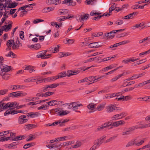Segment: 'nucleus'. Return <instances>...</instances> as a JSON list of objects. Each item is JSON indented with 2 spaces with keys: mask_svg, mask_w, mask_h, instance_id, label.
Returning <instances> with one entry per match:
<instances>
[{
  "mask_svg": "<svg viewBox=\"0 0 150 150\" xmlns=\"http://www.w3.org/2000/svg\"><path fill=\"white\" fill-rule=\"evenodd\" d=\"M27 95L26 92H23L22 91H18L10 93L8 94V96L12 98L16 97H20L25 96Z\"/></svg>",
  "mask_w": 150,
  "mask_h": 150,
  "instance_id": "f257e3e1",
  "label": "nucleus"
},
{
  "mask_svg": "<svg viewBox=\"0 0 150 150\" xmlns=\"http://www.w3.org/2000/svg\"><path fill=\"white\" fill-rule=\"evenodd\" d=\"M106 112L108 113H110L113 112L115 110H120L121 109L116 107L115 105L110 104L106 107Z\"/></svg>",
  "mask_w": 150,
  "mask_h": 150,
  "instance_id": "f03ea898",
  "label": "nucleus"
},
{
  "mask_svg": "<svg viewBox=\"0 0 150 150\" xmlns=\"http://www.w3.org/2000/svg\"><path fill=\"white\" fill-rule=\"evenodd\" d=\"M79 69V70L68 71H67V76L70 77L72 75H76L82 72L83 69L80 68Z\"/></svg>",
  "mask_w": 150,
  "mask_h": 150,
  "instance_id": "7ed1b4c3",
  "label": "nucleus"
},
{
  "mask_svg": "<svg viewBox=\"0 0 150 150\" xmlns=\"http://www.w3.org/2000/svg\"><path fill=\"white\" fill-rule=\"evenodd\" d=\"M0 68L1 71L0 72V75H2L3 72H7L10 71L11 69V66L6 65H1Z\"/></svg>",
  "mask_w": 150,
  "mask_h": 150,
  "instance_id": "20e7f679",
  "label": "nucleus"
},
{
  "mask_svg": "<svg viewBox=\"0 0 150 150\" xmlns=\"http://www.w3.org/2000/svg\"><path fill=\"white\" fill-rule=\"evenodd\" d=\"M28 120V117L27 118L26 116L24 115H22L20 116L18 119V122L20 124L26 123Z\"/></svg>",
  "mask_w": 150,
  "mask_h": 150,
  "instance_id": "39448f33",
  "label": "nucleus"
},
{
  "mask_svg": "<svg viewBox=\"0 0 150 150\" xmlns=\"http://www.w3.org/2000/svg\"><path fill=\"white\" fill-rule=\"evenodd\" d=\"M103 45V43L100 42H92L89 44L88 46L91 48H97Z\"/></svg>",
  "mask_w": 150,
  "mask_h": 150,
  "instance_id": "423d86ee",
  "label": "nucleus"
},
{
  "mask_svg": "<svg viewBox=\"0 0 150 150\" xmlns=\"http://www.w3.org/2000/svg\"><path fill=\"white\" fill-rule=\"evenodd\" d=\"M16 40V41L15 42H14H14H13V45L12 47L13 50L18 49L19 47H21L22 45V44L20 43L18 38H17Z\"/></svg>",
  "mask_w": 150,
  "mask_h": 150,
  "instance_id": "0eeeda50",
  "label": "nucleus"
},
{
  "mask_svg": "<svg viewBox=\"0 0 150 150\" xmlns=\"http://www.w3.org/2000/svg\"><path fill=\"white\" fill-rule=\"evenodd\" d=\"M89 15L88 14H84L83 15H79L76 17L78 21L81 22L83 21L85 19H87L88 18Z\"/></svg>",
  "mask_w": 150,
  "mask_h": 150,
  "instance_id": "6e6552de",
  "label": "nucleus"
},
{
  "mask_svg": "<svg viewBox=\"0 0 150 150\" xmlns=\"http://www.w3.org/2000/svg\"><path fill=\"white\" fill-rule=\"evenodd\" d=\"M63 4H69L68 6H74L76 5V3L71 0H64L62 2Z\"/></svg>",
  "mask_w": 150,
  "mask_h": 150,
  "instance_id": "1a4fd4ad",
  "label": "nucleus"
},
{
  "mask_svg": "<svg viewBox=\"0 0 150 150\" xmlns=\"http://www.w3.org/2000/svg\"><path fill=\"white\" fill-rule=\"evenodd\" d=\"M61 2V1L60 0H48L47 4L49 5L54 4L56 5L60 4Z\"/></svg>",
  "mask_w": 150,
  "mask_h": 150,
  "instance_id": "9d476101",
  "label": "nucleus"
},
{
  "mask_svg": "<svg viewBox=\"0 0 150 150\" xmlns=\"http://www.w3.org/2000/svg\"><path fill=\"white\" fill-rule=\"evenodd\" d=\"M78 102H71L70 103V104H72V106L73 107V110H74L75 109H77L78 108V107L83 106L82 104H78Z\"/></svg>",
  "mask_w": 150,
  "mask_h": 150,
  "instance_id": "9b49d317",
  "label": "nucleus"
},
{
  "mask_svg": "<svg viewBox=\"0 0 150 150\" xmlns=\"http://www.w3.org/2000/svg\"><path fill=\"white\" fill-rule=\"evenodd\" d=\"M34 67L30 65H25V66L23 67V68L26 70H29L30 73H32L35 71V70L33 69Z\"/></svg>",
  "mask_w": 150,
  "mask_h": 150,
  "instance_id": "f8f14e48",
  "label": "nucleus"
},
{
  "mask_svg": "<svg viewBox=\"0 0 150 150\" xmlns=\"http://www.w3.org/2000/svg\"><path fill=\"white\" fill-rule=\"evenodd\" d=\"M12 23V21H11V23L8 25H4L2 26L1 28L3 29L2 31H5L7 32L8 30L11 29L12 27L11 24Z\"/></svg>",
  "mask_w": 150,
  "mask_h": 150,
  "instance_id": "ddd939ff",
  "label": "nucleus"
},
{
  "mask_svg": "<svg viewBox=\"0 0 150 150\" xmlns=\"http://www.w3.org/2000/svg\"><path fill=\"white\" fill-rule=\"evenodd\" d=\"M102 13L100 12H96L95 11H93L90 13V15L91 16H93L94 15H98V19H99L101 18L103 16V15H100Z\"/></svg>",
  "mask_w": 150,
  "mask_h": 150,
  "instance_id": "4468645a",
  "label": "nucleus"
},
{
  "mask_svg": "<svg viewBox=\"0 0 150 150\" xmlns=\"http://www.w3.org/2000/svg\"><path fill=\"white\" fill-rule=\"evenodd\" d=\"M36 57L38 58H41V59H47L48 57L46 56V55L44 54L42 51L38 52L37 54Z\"/></svg>",
  "mask_w": 150,
  "mask_h": 150,
  "instance_id": "2eb2a0df",
  "label": "nucleus"
},
{
  "mask_svg": "<svg viewBox=\"0 0 150 150\" xmlns=\"http://www.w3.org/2000/svg\"><path fill=\"white\" fill-rule=\"evenodd\" d=\"M54 8L53 7H45L42 10V12L44 13H48L53 10Z\"/></svg>",
  "mask_w": 150,
  "mask_h": 150,
  "instance_id": "dca6fc26",
  "label": "nucleus"
},
{
  "mask_svg": "<svg viewBox=\"0 0 150 150\" xmlns=\"http://www.w3.org/2000/svg\"><path fill=\"white\" fill-rule=\"evenodd\" d=\"M128 81L125 80L124 81V83L121 86L122 87H125L127 86L135 83L134 81H132L129 82H127Z\"/></svg>",
  "mask_w": 150,
  "mask_h": 150,
  "instance_id": "f3484780",
  "label": "nucleus"
},
{
  "mask_svg": "<svg viewBox=\"0 0 150 150\" xmlns=\"http://www.w3.org/2000/svg\"><path fill=\"white\" fill-rule=\"evenodd\" d=\"M42 134V132H38L34 134H30L29 136L30 138L32 140L35 139L37 136H38L41 135Z\"/></svg>",
  "mask_w": 150,
  "mask_h": 150,
  "instance_id": "a211bd4d",
  "label": "nucleus"
},
{
  "mask_svg": "<svg viewBox=\"0 0 150 150\" xmlns=\"http://www.w3.org/2000/svg\"><path fill=\"white\" fill-rule=\"evenodd\" d=\"M71 53L69 52H67L66 53H63V52H60L59 53L58 57L59 58H62L64 57H67L71 55Z\"/></svg>",
  "mask_w": 150,
  "mask_h": 150,
  "instance_id": "6ab92c4d",
  "label": "nucleus"
},
{
  "mask_svg": "<svg viewBox=\"0 0 150 150\" xmlns=\"http://www.w3.org/2000/svg\"><path fill=\"white\" fill-rule=\"evenodd\" d=\"M44 81V82H46L48 81H53L52 77H48L47 78H45L44 79H42L40 80H38L37 81H40V82H42Z\"/></svg>",
  "mask_w": 150,
  "mask_h": 150,
  "instance_id": "aec40b11",
  "label": "nucleus"
},
{
  "mask_svg": "<svg viewBox=\"0 0 150 150\" xmlns=\"http://www.w3.org/2000/svg\"><path fill=\"white\" fill-rule=\"evenodd\" d=\"M5 105H6V103H4L3 101L0 102V112L6 109Z\"/></svg>",
  "mask_w": 150,
  "mask_h": 150,
  "instance_id": "412c9836",
  "label": "nucleus"
},
{
  "mask_svg": "<svg viewBox=\"0 0 150 150\" xmlns=\"http://www.w3.org/2000/svg\"><path fill=\"white\" fill-rule=\"evenodd\" d=\"M18 4L16 3V2L15 1H14L13 2H11L7 6V8H14L17 6Z\"/></svg>",
  "mask_w": 150,
  "mask_h": 150,
  "instance_id": "4be33fe9",
  "label": "nucleus"
},
{
  "mask_svg": "<svg viewBox=\"0 0 150 150\" xmlns=\"http://www.w3.org/2000/svg\"><path fill=\"white\" fill-rule=\"evenodd\" d=\"M114 67V66L113 65H110L109 66L107 67H106L104 68L101 70H100V72L102 73L104 72L105 71H107L109 69H111Z\"/></svg>",
  "mask_w": 150,
  "mask_h": 150,
  "instance_id": "5701e85b",
  "label": "nucleus"
},
{
  "mask_svg": "<svg viewBox=\"0 0 150 150\" xmlns=\"http://www.w3.org/2000/svg\"><path fill=\"white\" fill-rule=\"evenodd\" d=\"M106 125V128L108 129H110L113 128L114 126L113 123L111 122V121H110L108 122L105 123Z\"/></svg>",
  "mask_w": 150,
  "mask_h": 150,
  "instance_id": "b1692460",
  "label": "nucleus"
},
{
  "mask_svg": "<svg viewBox=\"0 0 150 150\" xmlns=\"http://www.w3.org/2000/svg\"><path fill=\"white\" fill-rule=\"evenodd\" d=\"M147 59H144L140 60L138 62H134L132 64L134 66L138 65L141 64L142 63H144L145 62H146L147 61Z\"/></svg>",
  "mask_w": 150,
  "mask_h": 150,
  "instance_id": "393cba45",
  "label": "nucleus"
},
{
  "mask_svg": "<svg viewBox=\"0 0 150 150\" xmlns=\"http://www.w3.org/2000/svg\"><path fill=\"white\" fill-rule=\"evenodd\" d=\"M138 129V125H136L135 126H132L128 128H125L124 129V130H125L126 129H128L129 132L133 131L135 129Z\"/></svg>",
  "mask_w": 150,
  "mask_h": 150,
  "instance_id": "a878e982",
  "label": "nucleus"
},
{
  "mask_svg": "<svg viewBox=\"0 0 150 150\" xmlns=\"http://www.w3.org/2000/svg\"><path fill=\"white\" fill-rule=\"evenodd\" d=\"M25 137L24 135H21L19 136H16L13 139H11L12 141L19 140L21 139H24L25 138Z\"/></svg>",
  "mask_w": 150,
  "mask_h": 150,
  "instance_id": "bb28decb",
  "label": "nucleus"
},
{
  "mask_svg": "<svg viewBox=\"0 0 150 150\" xmlns=\"http://www.w3.org/2000/svg\"><path fill=\"white\" fill-rule=\"evenodd\" d=\"M59 11L60 15L66 14L68 13L69 10L66 9H60L59 10Z\"/></svg>",
  "mask_w": 150,
  "mask_h": 150,
  "instance_id": "cd10ccee",
  "label": "nucleus"
},
{
  "mask_svg": "<svg viewBox=\"0 0 150 150\" xmlns=\"http://www.w3.org/2000/svg\"><path fill=\"white\" fill-rule=\"evenodd\" d=\"M96 104L91 103L88 105L87 107L89 109L92 110L94 109V108L96 106Z\"/></svg>",
  "mask_w": 150,
  "mask_h": 150,
  "instance_id": "c85d7f7f",
  "label": "nucleus"
},
{
  "mask_svg": "<svg viewBox=\"0 0 150 150\" xmlns=\"http://www.w3.org/2000/svg\"><path fill=\"white\" fill-rule=\"evenodd\" d=\"M69 113L70 112L68 111H66L62 110L61 111L60 110L57 113L58 114V115L59 116L66 115Z\"/></svg>",
  "mask_w": 150,
  "mask_h": 150,
  "instance_id": "c756f323",
  "label": "nucleus"
},
{
  "mask_svg": "<svg viewBox=\"0 0 150 150\" xmlns=\"http://www.w3.org/2000/svg\"><path fill=\"white\" fill-rule=\"evenodd\" d=\"M26 128L28 130H29L35 128L37 127V126L34 125L33 124H29L26 125Z\"/></svg>",
  "mask_w": 150,
  "mask_h": 150,
  "instance_id": "7c9ffc66",
  "label": "nucleus"
},
{
  "mask_svg": "<svg viewBox=\"0 0 150 150\" xmlns=\"http://www.w3.org/2000/svg\"><path fill=\"white\" fill-rule=\"evenodd\" d=\"M35 144L34 142H31L29 143H28L25 144L23 148L25 149H27L28 148L33 146L35 145Z\"/></svg>",
  "mask_w": 150,
  "mask_h": 150,
  "instance_id": "2f4dec72",
  "label": "nucleus"
},
{
  "mask_svg": "<svg viewBox=\"0 0 150 150\" xmlns=\"http://www.w3.org/2000/svg\"><path fill=\"white\" fill-rule=\"evenodd\" d=\"M105 106V104H103L99 105L97 107V109L98 111L102 110L104 108Z\"/></svg>",
  "mask_w": 150,
  "mask_h": 150,
  "instance_id": "473e14b6",
  "label": "nucleus"
},
{
  "mask_svg": "<svg viewBox=\"0 0 150 150\" xmlns=\"http://www.w3.org/2000/svg\"><path fill=\"white\" fill-rule=\"evenodd\" d=\"M135 141L134 140H132L129 142L126 145V147H128L130 146L135 144Z\"/></svg>",
  "mask_w": 150,
  "mask_h": 150,
  "instance_id": "72a5a7b5",
  "label": "nucleus"
},
{
  "mask_svg": "<svg viewBox=\"0 0 150 150\" xmlns=\"http://www.w3.org/2000/svg\"><path fill=\"white\" fill-rule=\"evenodd\" d=\"M122 118V117H120L119 114H116L113 116L112 117V119L113 120H117L118 119Z\"/></svg>",
  "mask_w": 150,
  "mask_h": 150,
  "instance_id": "f704fd0d",
  "label": "nucleus"
},
{
  "mask_svg": "<svg viewBox=\"0 0 150 150\" xmlns=\"http://www.w3.org/2000/svg\"><path fill=\"white\" fill-rule=\"evenodd\" d=\"M134 141H135V145L137 146L142 145L144 142V141L143 140H140L139 142L137 141L136 139H135Z\"/></svg>",
  "mask_w": 150,
  "mask_h": 150,
  "instance_id": "c9c22d12",
  "label": "nucleus"
},
{
  "mask_svg": "<svg viewBox=\"0 0 150 150\" xmlns=\"http://www.w3.org/2000/svg\"><path fill=\"white\" fill-rule=\"evenodd\" d=\"M106 125L104 123L101 126H99L97 129V130L98 131H99L103 130L104 128H106Z\"/></svg>",
  "mask_w": 150,
  "mask_h": 150,
  "instance_id": "e433bc0d",
  "label": "nucleus"
},
{
  "mask_svg": "<svg viewBox=\"0 0 150 150\" xmlns=\"http://www.w3.org/2000/svg\"><path fill=\"white\" fill-rule=\"evenodd\" d=\"M50 88L49 85H47L46 86L42 88L41 89V92H45L49 90Z\"/></svg>",
  "mask_w": 150,
  "mask_h": 150,
  "instance_id": "4c0bfd02",
  "label": "nucleus"
},
{
  "mask_svg": "<svg viewBox=\"0 0 150 150\" xmlns=\"http://www.w3.org/2000/svg\"><path fill=\"white\" fill-rule=\"evenodd\" d=\"M2 76L3 79L6 80L8 79L10 77V74H8L4 73Z\"/></svg>",
  "mask_w": 150,
  "mask_h": 150,
  "instance_id": "58836bf2",
  "label": "nucleus"
},
{
  "mask_svg": "<svg viewBox=\"0 0 150 150\" xmlns=\"http://www.w3.org/2000/svg\"><path fill=\"white\" fill-rule=\"evenodd\" d=\"M138 12H133L132 13L128 14L129 18V19H131L133 18L135 16V15L137 14Z\"/></svg>",
  "mask_w": 150,
  "mask_h": 150,
  "instance_id": "ea45409f",
  "label": "nucleus"
},
{
  "mask_svg": "<svg viewBox=\"0 0 150 150\" xmlns=\"http://www.w3.org/2000/svg\"><path fill=\"white\" fill-rule=\"evenodd\" d=\"M14 103H13V102H12L11 103H6V109L8 108H11L12 107H14Z\"/></svg>",
  "mask_w": 150,
  "mask_h": 150,
  "instance_id": "a19ab883",
  "label": "nucleus"
},
{
  "mask_svg": "<svg viewBox=\"0 0 150 150\" xmlns=\"http://www.w3.org/2000/svg\"><path fill=\"white\" fill-rule=\"evenodd\" d=\"M13 42H14V40H8L7 41L6 43V45L8 47H11V45L13 44Z\"/></svg>",
  "mask_w": 150,
  "mask_h": 150,
  "instance_id": "79ce46f5",
  "label": "nucleus"
},
{
  "mask_svg": "<svg viewBox=\"0 0 150 150\" xmlns=\"http://www.w3.org/2000/svg\"><path fill=\"white\" fill-rule=\"evenodd\" d=\"M124 23V21L122 20L118 19L116 21L115 23V25H118L122 24Z\"/></svg>",
  "mask_w": 150,
  "mask_h": 150,
  "instance_id": "37998d69",
  "label": "nucleus"
},
{
  "mask_svg": "<svg viewBox=\"0 0 150 150\" xmlns=\"http://www.w3.org/2000/svg\"><path fill=\"white\" fill-rule=\"evenodd\" d=\"M110 34V33H105V37H106L107 39H112L115 36V35H109Z\"/></svg>",
  "mask_w": 150,
  "mask_h": 150,
  "instance_id": "c03bdc74",
  "label": "nucleus"
},
{
  "mask_svg": "<svg viewBox=\"0 0 150 150\" xmlns=\"http://www.w3.org/2000/svg\"><path fill=\"white\" fill-rule=\"evenodd\" d=\"M7 57H10L13 58L15 57L16 56V54H14L12 52L10 51L6 55Z\"/></svg>",
  "mask_w": 150,
  "mask_h": 150,
  "instance_id": "a18cd8bd",
  "label": "nucleus"
},
{
  "mask_svg": "<svg viewBox=\"0 0 150 150\" xmlns=\"http://www.w3.org/2000/svg\"><path fill=\"white\" fill-rule=\"evenodd\" d=\"M8 90L7 89L0 90V95H2L6 94L8 92Z\"/></svg>",
  "mask_w": 150,
  "mask_h": 150,
  "instance_id": "49530a36",
  "label": "nucleus"
},
{
  "mask_svg": "<svg viewBox=\"0 0 150 150\" xmlns=\"http://www.w3.org/2000/svg\"><path fill=\"white\" fill-rule=\"evenodd\" d=\"M59 85V83H53L50 85H49V87H50V88H55L57 86H58Z\"/></svg>",
  "mask_w": 150,
  "mask_h": 150,
  "instance_id": "de8ad7c7",
  "label": "nucleus"
},
{
  "mask_svg": "<svg viewBox=\"0 0 150 150\" xmlns=\"http://www.w3.org/2000/svg\"><path fill=\"white\" fill-rule=\"evenodd\" d=\"M132 98V97L131 96H124L123 100L127 101L131 100Z\"/></svg>",
  "mask_w": 150,
  "mask_h": 150,
  "instance_id": "09e8293b",
  "label": "nucleus"
},
{
  "mask_svg": "<svg viewBox=\"0 0 150 150\" xmlns=\"http://www.w3.org/2000/svg\"><path fill=\"white\" fill-rule=\"evenodd\" d=\"M47 106L46 105H43L41 106L38 107V109L39 110H45L47 109V108L46 107H47Z\"/></svg>",
  "mask_w": 150,
  "mask_h": 150,
  "instance_id": "8fccbe9b",
  "label": "nucleus"
},
{
  "mask_svg": "<svg viewBox=\"0 0 150 150\" xmlns=\"http://www.w3.org/2000/svg\"><path fill=\"white\" fill-rule=\"evenodd\" d=\"M8 148L9 149H15L17 148V146H15V145H14L11 143V144H9L8 146Z\"/></svg>",
  "mask_w": 150,
  "mask_h": 150,
  "instance_id": "3c124183",
  "label": "nucleus"
},
{
  "mask_svg": "<svg viewBox=\"0 0 150 150\" xmlns=\"http://www.w3.org/2000/svg\"><path fill=\"white\" fill-rule=\"evenodd\" d=\"M117 137V135H115V136H113L112 137H111L109 139H107L106 141L105 142L107 143V142H109L111 141L112 140H113L115 139V138H116V137Z\"/></svg>",
  "mask_w": 150,
  "mask_h": 150,
  "instance_id": "603ef678",
  "label": "nucleus"
},
{
  "mask_svg": "<svg viewBox=\"0 0 150 150\" xmlns=\"http://www.w3.org/2000/svg\"><path fill=\"white\" fill-rule=\"evenodd\" d=\"M81 145V142H77L76 144L73 145V147L76 148H78Z\"/></svg>",
  "mask_w": 150,
  "mask_h": 150,
  "instance_id": "864d4df0",
  "label": "nucleus"
},
{
  "mask_svg": "<svg viewBox=\"0 0 150 150\" xmlns=\"http://www.w3.org/2000/svg\"><path fill=\"white\" fill-rule=\"evenodd\" d=\"M124 131L122 132V135L123 136L127 135L130 134L129 132L128 129H126L125 130H124Z\"/></svg>",
  "mask_w": 150,
  "mask_h": 150,
  "instance_id": "5fc2aeb1",
  "label": "nucleus"
},
{
  "mask_svg": "<svg viewBox=\"0 0 150 150\" xmlns=\"http://www.w3.org/2000/svg\"><path fill=\"white\" fill-rule=\"evenodd\" d=\"M115 56L114 55L113 56V57H108L106 58H105L103 59H102V62L103 61H106L109 60L111 58H114L115 57Z\"/></svg>",
  "mask_w": 150,
  "mask_h": 150,
  "instance_id": "6e6d98bb",
  "label": "nucleus"
},
{
  "mask_svg": "<svg viewBox=\"0 0 150 150\" xmlns=\"http://www.w3.org/2000/svg\"><path fill=\"white\" fill-rule=\"evenodd\" d=\"M150 53V49L148 50H147V51L140 53L139 54V55L141 56V55H143L144 54H149Z\"/></svg>",
  "mask_w": 150,
  "mask_h": 150,
  "instance_id": "4d7b16f0",
  "label": "nucleus"
},
{
  "mask_svg": "<svg viewBox=\"0 0 150 150\" xmlns=\"http://www.w3.org/2000/svg\"><path fill=\"white\" fill-rule=\"evenodd\" d=\"M58 74L59 76H62V78L65 77L66 76H67V74H66V72L65 71L62 72L61 73H59Z\"/></svg>",
  "mask_w": 150,
  "mask_h": 150,
  "instance_id": "13d9d810",
  "label": "nucleus"
},
{
  "mask_svg": "<svg viewBox=\"0 0 150 150\" xmlns=\"http://www.w3.org/2000/svg\"><path fill=\"white\" fill-rule=\"evenodd\" d=\"M10 114H12V113H11V110L10 109L7 110L4 113V115L6 116Z\"/></svg>",
  "mask_w": 150,
  "mask_h": 150,
  "instance_id": "bf43d9fd",
  "label": "nucleus"
},
{
  "mask_svg": "<svg viewBox=\"0 0 150 150\" xmlns=\"http://www.w3.org/2000/svg\"><path fill=\"white\" fill-rule=\"evenodd\" d=\"M60 146L59 144H58L57 143H55L54 144H53L52 145H51L50 149H51L52 148H57V147H58Z\"/></svg>",
  "mask_w": 150,
  "mask_h": 150,
  "instance_id": "052dcab7",
  "label": "nucleus"
},
{
  "mask_svg": "<svg viewBox=\"0 0 150 150\" xmlns=\"http://www.w3.org/2000/svg\"><path fill=\"white\" fill-rule=\"evenodd\" d=\"M88 81V79H87L86 78H85L83 79L80 80L78 81V83H81L83 82H87Z\"/></svg>",
  "mask_w": 150,
  "mask_h": 150,
  "instance_id": "680f3d73",
  "label": "nucleus"
},
{
  "mask_svg": "<svg viewBox=\"0 0 150 150\" xmlns=\"http://www.w3.org/2000/svg\"><path fill=\"white\" fill-rule=\"evenodd\" d=\"M100 146V145L98 144L96 140H95V141L94 142V145L93 146H94V147L96 148Z\"/></svg>",
  "mask_w": 150,
  "mask_h": 150,
  "instance_id": "e2e57ef3",
  "label": "nucleus"
},
{
  "mask_svg": "<svg viewBox=\"0 0 150 150\" xmlns=\"http://www.w3.org/2000/svg\"><path fill=\"white\" fill-rule=\"evenodd\" d=\"M59 45H57V47H54V51L53 52V53H55L56 52H57L59 51Z\"/></svg>",
  "mask_w": 150,
  "mask_h": 150,
  "instance_id": "0e129e2a",
  "label": "nucleus"
},
{
  "mask_svg": "<svg viewBox=\"0 0 150 150\" xmlns=\"http://www.w3.org/2000/svg\"><path fill=\"white\" fill-rule=\"evenodd\" d=\"M96 76H89L88 77L86 78L87 79H88V80L89 81H93V79L95 78V77H96Z\"/></svg>",
  "mask_w": 150,
  "mask_h": 150,
  "instance_id": "69168bd1",
  "label": "nucleus"
},
{
  "mask_svg": "<svg viewBox=\"0 0 150 150\" xmlns=\"http://www.w3.org/2000/svg\"><path fill=\"white\" fill-rule=\"evenodd\" d=\"M62 78V76H59V75H58V74L57 76L52 77L53 80H56L58 79Z\"/></svg>",
  "mask_w": 150,
  "mask_h": 150,
  "instance_id": "338daca9",
  "label": "nucleus"
},
{
  "mask_svg": "<svg viewBox=\"0 0 150 150\" xmlns=\"http://www.w3.org/2000/svg\"><path fill=\"white\" fill-rule=\"evenodd\" d=\"M116 7L117 5L115 3H114L111 6L110 8L111 9H112L113 10H114L115 9V8H117Z\"/></svg>",
  "mask_w": 150,
  "mask_h": 150,
  "instance_id": "774afa93",
  "label": "nucleus"
}]
</instances>
